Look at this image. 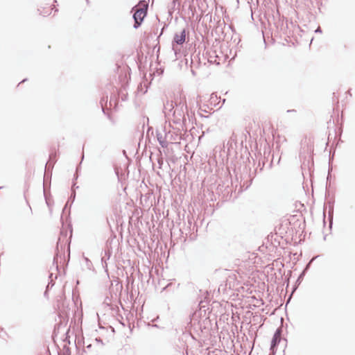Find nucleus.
<instances>
[{"label":"nucleus","instance_id":"30","mask_svg":"<svg viewBox=\"0 0 355 355\" xmlns=\"http://www.w3.org/2000/svg\"><path fill=\"white\" fill-rule=\"evenodd\" d=\"M197 57H198V55H195L194 58H193V55L191 56V64L193 63L194 59H196Z\"/></svg>","mask_w":355,"mask_h":355},{"label":"nucleus","instance_id":"38","mask_svg":"<svg viewBox=\"0 0 355 355\" xmlns=\"http://www.w3.org/2000/svg\"><path fill=\"white\" fill-rule=\"evenodd\" d=\"M78 179V175H74V180H76Z\"/></svg>","mask_w":355,"mask_h":355},{"label":"nucleus","instance_id":"29","mask_svg":"<svg viewBox=\"0 0 355 355\" xmlns=\"http://www.w3.org/2000/svg\"><path fill=\"white\" fill-rule=\"evenodd\" d=\"M315 33H322V29L320 26H318L316 30L315 31Z\"/></svg>","mask_w":355,"mask_h":355},{"label":"nucleus","instance_id":"37","mask_svg":"<svg viewBox=\"0 0 355 355\" xmlns=\"http://www.w3.org/2000/svg\"><path fill=\"white\" fill-rule=\"evenodd\" d=\"M26 80H27V79H26V78H25V79L22 80L20 82V83H24V82H26Z\"/></svg>","mask_w":355,"mask_h":355},{"label":"nucleus","instance_id":"41","mask_svg":"<svg viewBox=\"0 0 355 355\" xmlns=\"http://www.w3.org/2000/svg\"><path fill=\"white\" fill-rule=\"evenodd\" d=\"M91 347H92V345H89L87 346V348H90Z\"/></svg>","mask_w":355,"mask_h":355},{"label":"nucleus","instance_id":"20","mask_svg":"<svg viewBox=\"0 0 355 355\" xmlns=\"http://www.w3.org/2000/svg\"><path fill=\"white\" fill-rule=\"evenodd\" d=\"M58 252L56 253V254L53 257V264L55 265L56 270H58Z\"/></svg>","mask_w":355,"mask_h":355},{"label":"nucleus","instance_id":"18","mask_svg":"<svg viewBox=\"0 0 355 355\" xmlns=\"http://www.w3.org/2000/svg\"><path fill=\"white\" fill-rule=\"evenodd\" d=\"M282 334V329L281 327H279L276 329L273 336L281 338Z\"/></svg>","mask_w":355,"mask_h":355},{"label":"nucleus","instance_id":"23","mask_svg":"<svg viewBox=\"0 0 355 355\" xmlns=\"http://www.w3.org/2000/svg\"><path fill=\"white\" fill-rule=\"evenodd\" d=\"M54 280L51 279L49 282L47 286H46V290H49L50 288H52L54 286Z\"/></svg>","mask_w":355,"mask_h":355},{"label":"nucleus","instance_id":"43","mask_svg":"<svg viewBox=\"0 0 355 355\" xmlns=\"http://www.w3.org/2000/svg\"><path fill=\"white\" fill-rule=\"evenodd\" d=\"M83 158H84V155L83 154V155H82V160L83 159Z\"/></svg>","mask_w":355,"mask_h":355},{"label":"nucleus","instance_id":"8","mask_svg":"<svg viewBox=\"0 0 355 355\" xmlns=\"http://www.w3.org/2000/svg\"><path fill=\"white\" fill-rule=\"evenodd\" d=\"M112 251L111 247H107L104 250V255L101 258V262L103 267L104 268H107V260H109L111 255H112Z\"/></svg>","mask_w":355,"mask_h":355},{"label":"nucleus","instance_id":"36","mask_svg":"<svg viewBox=\"0 0 355 355\" xmlns=\"http://www.w3.org/2000/svg\"><path fill=\"white\" fill-rule=\"evenodd\" d=\"M107 117L109 118V119H110V121H112V117H111V116H110V114H107Z\"/></svg>","mask_w":355,"mask_h":355},{"label":"nucleus","instance_id":"26","mask_svg":"<svg viewBox=\"0 0 355 355\" xmlns=\"http://www.w3.org/2000/svg\"><path fill=\"white\" fill-rule=\"evenodd\" d=\"M96 342L98 343H100L102 345H103V340L101 338H96L95 339Z\"/></svg>","mask_w":355,"mask_h":355},{"label":"nucleus","instance_id":"21","mask_svg":"<svg viewBox=\"0 0 355 355\" xmlns=\"http://www.w3.org/2000/svg\"><path fill=\"white\" fill-rule=\"evenodd\" d=\"M37 12H38L39 15H43V16H47L50 14L49 10L44 12V10H42L40 8L37 9Z\"/></svg>","mask_w":355,"mask_h":355},{"label":"nucleus","instance_id":"32","mask_svg":"<svg viewBox=\"0 0 355 355\" xmlns=\"http://www.w3.org/2000/svg\"><path fill=\"white\" fill-rule=\"evenodd\" d=\"M229 171L230 172V168H232V162H231L230 166L227 167Z\"/></svg>","mask_w":355,"mask_h":355},{"label":"nucleus","instance_id":"6","mask_svg":"<svg viewBox=\"0 0 355 355\" xmlns=\"http://www.w3.org/2000/svg\"><path fill=\"white\" fill-rule=\"evenodd\" d=\"M205 56L211 64H219V60H217V50L215 46L208 49L205 52Z\"/></svg>","mask_w":355,"mask_h":355},{"label":"nucleus","instance_id":"44","mask_svg":"<svg viewBox=\"0 0 355 355\" xmlns=\"http://www.w3.org/2000/svg\"><path fill=\"white\" fill-rule=\"evenodd\" d=\"M2 189V187H0V189Z\"/></svg>","mask_w":355,"mask_h":355},{"label":"nucleus","instance_id":"5","mask_svg":"<svg viewBox=\"0 0 355 355\" xmlns=\"http://www.w3.org/2000/svg\"><path fill=\"white\" fill-rule=\"evenodd\" d=\"M187 31L186 29L184 28L180 33H176L174 35V37L172 42V50L174 51L175 55H177V49L175 48V44L182 45L184 43L186 39Z\"/></svg>","mask_w":355,"mask_h":355},{"label":"nucleus","instance_id":"39","mask_svg":"<svg viewBox=\"0 0 355 355\" xmlns=\"http://www.w3.org/2000/svg\"><path fill=\"white\" fill-rule=\"evenodd\" d=\"M162 31L161 32V33L159 34V36H157V40H158V39L159 38V37L161 36V35H162Z\"/></svg>","mask_w":355,"mask_h":355},{"label":"nucleus","instance_id":"9","mask_svg":"<svg viewBox=\"0 0 355 355\" xmlns=\"http://www.w3.org/2000/svg\"><path fill=\"white\" fill-rule=\"evenodd\" d=\"M167 142L168 144H173L176 142L180 139V136L175 132L171 130L166 132Z\"/></svg>","mask_w":355,"mask_h":355},{"label":"nucleus","instance_id":"33","mask_svg":"<svg viewBox=\"0 0 355 355\" xmlns=\"http://www.w3.org/2000/svg\"><path fill=\"white\" fill-rule=\"evenodd\" d=\"M44 196H45V199H46V204H47V205H49V202H48V200H47V198H46V192H45V191H44Z\"/></svg>","mask_w":355,"mask_h":355},{"label":"nucleus","instance_id":"24","mask_svg":"<svg viewBox=\"0 0 355 355\" xmlns=\"http://www.w3.org/2000/svg\"><path fill=\"white\" fill-rule=\"evenodd\" d=\"M196 313H195L193 315V318L191 319V325H196V322L197 320V319L196 318Z\"/></svg>","mask_w":355,"mask_h":355},{"label":"nucleus","instance_id":"11","mask_svg":"<svg viewBox=\"0 0 355 355\" xmlns=\"http://www.w3.org/2000/svg\"><path fill=\"white\" fill-rule=\"evenodd\" d=\"M55 162H56V153L51 152L49 155V159L46 164V168H47L48 170L53 168Z\"/></svg>","mask_w":355,"mask_h":355},{"label":"nucleus","instance_id":"42","mask_svg":"<svg viewBox=\"0 0 355 355\" xmlns=\"http://www.w3.org/2000/svg\"><path fill=\"white\" fill-rule=\"evenodd\" d=\"M228 152H229V155H231V150L230 149L228 150Z\"/></svg>","mask_w":355,"mask_h":355},{"label":"nucleus","instance_id":"22","mask_svg":"<svg viewBox=\"0 0 355 355\" xmlns=\"http://www.w3.org/2000/svg\"><path fill=\"white\" fill-rule=\"evenodd\" d=\"M37 12H38L39 15H43V16H47L50 14L49 10L44 12V10H42L40 8L37 9Z\"/></svg>","mask_w":355,"mask_h":355},{"label":"nucleus","instance_id":"12","mask_svg":"<svg viewBox=\"0 0 355 355\" xmlns=\"http://www.w3.org/2000/svg\"><path fill=\"white\" fill-rule=\"evenodd\" d=\"M327 205L329 206V210H328V217L329 220V226L330 227L333 225V216H334V200H329L327 202Z\"/></svg>","mask_w":355,"mask_h":355},{"label":"nucleus","instance_id":"14","mask_svg":"<svg viewBox=\"0 0 355 355\" xmlns=\"http://www.w3.org/2000/svg\"><path fill=\"white\" fill-rule=\"evenodd\" d=\"M305 275H306V273H304V272H302L300 273V275H299V277H297V279L296 280L295 285L293 287V291H295L297 288V287L301 284V282L303 280Z\"/></svg>","mask_w":355,"mask_h":355},{"label":"nucleus","instance_id":"2","mask_svg":"<svg viewBox=\"0 0 355 355\" xmlns=\"http://www.w3.org/2000/svg\"><path fill=\"white\" fill-rule=\"evenodd\" d=\"M175 108L173 112V121L176 124L186 125L187 119H189V114L187 110L186 97L180 95L179 97H175Z\"/></svg>","mask_w":355,"mask_h":355},{"label":"nucleus","instance_id":"4","mask_svg":"<svg viewBox=\"0 0 355 355\" xmlns=\"http://www.w3.org/2000/svg\"><path fill=\"white\" fill-rule=\"evenodd\" d=\"M147 8L148 5H145L144 8H139L135 11L132 15V18L134 19V25L133 27L135 29H137L142 24L145 17L147 15Z\"/></svg>","mask_w":355,"mask_h":355},{"label":"nucleus","instance_id":"16","mask_svg":"<svg viewBox=\"0 0 355 355\" xmlns=\"http://www.w3.org/2000/svg\"><path fill=\"white\" fill-rule=\"evenodd\" d=\"M119 96L121 98L122 101H125L128 99V94L124 93L123 90L119 91Z\"/></svg>","mask_w":355,"mask_h":355},{"label":"nucleus","instance_id":"1","mask_svg":"<svg viewBox=\"0 0 355 355\" xmlns=\"http://www.w3.org/2000/svg\"><path fill=\"white\" fill-rule=\"evenodd\" d=\"M273 154H271V150L269 148H265L263 154L260 153L258 155H256L258 163L257 167L253 171L250 168H248L246 166L243 167L239 176L241 191L248 189L252 184L256 175L259 172H261L264 167L268 169L271 168L273 163ZM234 173L236 174V178L239 179L236 168L234 169Z\"/></svg>","mask_w":355,"mask_h":355},{"label":"nucleus","instance_id":"25","mask_svg":"<svg viewBox=\"0 0 355 355\" xmlns=\"http://www.w3.org/2000/svg\"><path fill=\"white\" fill-rule=\"evenodd\" d=\"M222 54L223 53H222V52L220 51H219L218 52L217 51V60H219V63L220 62V60H221L222 57H223Z\"/></svg>","mask_w":355,"mask_h":355},{"label":"nucleus","instance_id":"34","mask_svg":"<svg viewBox=\"0 0 355 355\" xmlns=\"http://www.w3.org/2000/svg\"><path fill=\"white\" fill-rule=\"evenodd\" d=\"M48 291H49V290H46V291H45V292H44V296H45V297H46V296H47V295H48Z\"/></svg>","mask_w":355,"mask_h":355},{"label":"nucleus","instance_id":"35","mask_svg":"<svg viewBox=\"0 0 355 355\" xmlns=\"http://www.w3.org/2000/svg\"><path fill=\"white\" fill-rule=\"evenodd\" d=\"M177 1H178V0H173V3L174 6H175Z\"/></svg>","mask_w":355,"mask_h":355},{"label":"nucleus","instance_id":"3","mask_svg":"<svg viewBox=\"0 0 355 355\" xmlns=\"http://www.w3.org/2000/svg\"><path fill=\"white\" fill-rule=\"evenodd\" d=\"M181 231L187 236L189 235L190 239L195 237L194 232H197V226L193 223L192 216H187V220L184 222V227L181 228Z\"/></svg>","mask_w":355,"mask_h":355},{"label":"nucleus","instance_id":"40","mask_svg":"<svg viewBox=\"0 0 355 355\" xmlns=\"http://www.w3.org/2000/svg\"><path fill=\"white\" fill-rule=\"evenodd\" d=\"M102 110H103V113L105 114V109L103 107L102 108Z\"/></svg>","mask_w":355,"mask_h":355},{"label":"nucleus","instance_id":"10","mask_svg":"<svg viewBox=\"0 0 355 355\" xmlns=\"http://www.w3.org/2000/svg\"><path fill=\"white\" fill-rule=\"evenodd\" d=\"M175 108V100L174 101H167L166 103L164 104V112L166 114H170L173 112Z\"/></svg>","mask_w":355,"mask_h":355},{"label":"nucleus","instance_id":"7","mask_svg":"<svg viewBox=\"0 0 355 355\" xmlns=\"http://www.w3.org/2000/svg\"><path fill=\"white\" fill-rule=\"evenodd\" d=\"M163 131L164 134L163 135L162 132L157 130V139L159 144V145L164 148H166L168 147V142H167V138H166V131L165 127L163 129Z\"/></svg>","mask_w":355,"mask_h":355},{"label":"nucleus","instance_id":"27","mask_svg":"<svg viewBox=\"0 0 355 355\" xmlns=\"http://www.w3.org/2000/svg\"><path fill=\"white\" fill-rule=\"evenodd\" d=\"M156 48H157V54L158 55V53L159 52V50H160V46H157V45H155L154 46L153 50H155Z\"/></svg>","mask_w":355,"mask_h":355},{"label":"nucleus","instance_id":"28","mask_svg":"<svg viewBox=\"0 0 355 355\" xmlns=\"http://www.w3.org/2000/svg\"><path fill=\"white\" fill-rule=\"evenodd\" d=\"M85 260L87 266H89V264H92L91 261H89V259L88 258L85 257Z\"/></svg>","mask_w":355,"mask_h":355},{"label":"nucleus","instance_id":"15","mask_svg":"<svg viewBox=\"0 0 355 355\" xmlns=\"http://www.w3.org/2000/svg\"><path fill=\"white\" fill-rule=\"evenodd\" d=\"M75 188L76 189H78V187H76V184L75 182H73V185H72V189H71V196L69 197V200H71V202H73L76 198V191H75Z\"/></svg>","mask_w":355,"mask_h":355},{"label":"nucleus","instance_id":"17","mask_svg":"<svg viewBox=\"0 0 355 355\" xmlns=\"http://www.w3.org/2000/svg\"><path fill=\"white\" fill-rule=\"evenodd\" d=\"M316 257H313L309 261V263L306 265L305 268H304V270H302V272H304V273H306L307 271L309 270V269L310 268V266L312 263V262L314 261V259H315Z\"/></svg>","mask_w":355,"mask_h":355},{"label":"nucleus","instance_id":"13","mask_svg":"<svg viewBox=\"0 0 355 355\" xmlns=\"http://www.w3.org/2000/svg\"><path fill=\"white\" fill-rule=\"evenodd\" d=\"M280 341H281V338L273 336L272 341H271V344H270V350L274 352L275 349L279 345Z\"/></svg>","mask_w":355,"mask_h":355},{"label":"nucleus","instance_id":"31","mask_svg":"<svg viewBox=\"0 0 355 355\" xmlns=\"http://www.w3.org/2000/svg\"><path fill=\"white\" fill-rule=\"evenodd\" d=\"M53 273H50L49 274V281L51 280V279H53Z\"/></svg>","mask_w":355,"mask_h":355},{"label":"nucleus","instance_id":"19","mask_svg":"<svg viewBox=\"0 0 355 355\" xmlns=\"http://www.w3.org/2000/svg\"><path fill=\"white\" fill-rule=\"evenodd\" d=\"M331 170H332V168L330 166H329L328 175H327V177L326 187H327L329 182H330V180H331Z\"/></svg>","mask_w":355,"mask_h":355}]
</instances>
